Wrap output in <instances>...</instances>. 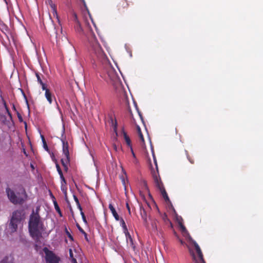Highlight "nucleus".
I'll list each match as a JSON object with an SVG mask.
<instances>
[{
  "mask_svg": "<svg viewBox=\"0 0 263 263\" xmlns=\"http://www.w3.org/2000/svg\"><path fill=\"white\" fill-rule=\"evenodd\" d=\"M177 221L179 225L180 229L183 233V236L187 239L189 245H186L189 249L191 255L194 263H205L203 258V255L198 245L192 239L187 233L185 228L182 224V219L181 217H177Z\"/></svg>",
  "mask_w": 263,
  "mask_h": 263,
  "instance_id": "obj_1",
  "label": "nucleus"
},
{
  "mask_svg": "<svg viewBox=\"0 0 263 263\" xmlns=\"http://www.w3.org/2000/svg\"><path fill=\"white\" fill-rule=\"evenodd\" d=\"M45 230L46 227L39 214L33 211L29 221V231L30 235L33 238L37 239L41 236Z\"/></svg>",
  "mask_w": 263,
  "mask_h": 263,
  "instance_id": "obj_2",
  "label": "nucleus"
},
{
  "mask_svg": "<svg viewBox=\"0 0 263 263\" xmlns=\"http://www.w3.org/2000/svg\"><path fill=\"white\" fill-rule=\"evenodd\" d=\"M24 214L23 212L16 211L13 212L11 219L9 229L11 232L16 231L17 228L22 226V221L24 219Z\"/></svg>",
  "mask_w": 263,
  "mask_h": 263,
  "instance_id": "obj_3",
  "label": "nucleus"
},
{
  "mask_svg": "<svg viewBox=\"0 0 263 263\" xmlns=\"http://www.w3.org/2000/svg\"><path fill=\"white\" fill-rule=\"evenodd\" d=\"M6 193L9 200L14 204L21 203L25 200L26 194L24 191H22L21 195H16L13 191L9 188L6 189Z\"/></svg>",
  "mask_w": 263,
  "mask_h": 263,
  "instance_id": "obj_4",
  "label": "nucleus"
},
{
  "mask_svg": "<svg viewBox=\"0 0 263 263\" xmlns=\"http://www.w3.org/2000/svg\"><path fill=\"white\" fill-rule=\"evenodd\" d=\"M46 256L45 259L47 263H58L59 261V258L56 256L51 251L45 248L43 249Z\"/></svg>",
  "mask_w": 263,
  "mask_h": 263,
  "instance_id": "obj_5",
  "label": "nucleus"
},
{
  "mask_svg": "<svg viewBox=\"0 0 263 263\" xmlns=\"http://www.w3.org/2000/svg\"><path fill=\"white\" fill-rule=\"evenodd\" d=\"M108 76L113 85H117L119 82V78L116 70L113 68L110 67L108 69Z\"/></svg>",
  "mask_w": 263,
  "mask_h": 263,
  "instance_id": "obj_6",
  "label": "nucleus"
},
{
  "mask_svg": "<svg viewBox=\"0 0 263 263\" xmlns=\"http://www.w3.org/2000/svg\"><path fill=\"white\" fill-rule=\"evenodd\" d=\"M157 220L156 219H153L151 222L152 230L158 236H162V231L160 229H158L157 226Z\"/></svg>",
  "mask_w": 263,
  "mask_h": 263,
  "instance_id": "obj_7",
  "label": "nucleus"
},
{
  "mask_svg": "<svg viewBox=\"0 0 263 263\" xmlns=\"http://www.w3.org/2000/svg\"><path fill=\"white\" fill-rule=\"evenodd\" d=\"M156 185L157 187L160 190V191L161 192V194H162L163 198L165 199V200L166 201H167L168 202H170L168 197V196L166 194V192H165V191L161 181H160L158 183L156 184Z\"/></svg>",
  "mask_w": 263,
  "mask_h": 263,
  "instance_id": "obj_8",
  "label": "nucleus"
},
{
  "mask_svg": "<svg viewBox=\"0 0 263 263\" xmlns=\"http://www.w3.org/2000/svg\"><path fill=\"white\" fill-rule=\"evenodd\" d=\"M14 257L11 254L4 257L0 261V263H14Z\"/></svg>",
  "mask_w": 263,
  "mask_h": 263,
  "instance_id": "obj_9",
  "label": "nucleus"
},
{
  "mask_svg": "<svg viewBox=\"0 0 263 263\" xmlns=\"http://www.w3.org/2000/svg\"><path fill=\"white\" fill-rule=\"evenodd\" d=\"M48 3L50 5L51 9L52 11L53 15L55 16H56L57 18L58 19V21H59V16L58 15V12L57 10L56 6L53 3L52 0H48Z\"/></svg>",
  "mask_w": 263,
  "mask_h": 263,
  "instance_id": "obj_10",
  "label": "nucleus"
},
{
  "mask_svg": "<svg viewBox=\"0 0 263 263\" xmlns=\"http://www.w3.org/2000/svg\"><path fill=\"white\" fill-rule=\"evenodd\" d=\"M45 96L50 104H52L53 99L55 100L54 97L52 95L50 90H46V92H45Z\"/></svg>",
  "mask_w": 263,
  "mask_h": 263,
  "instance_id": "obj_11",
  "label": "nucleus"
},
{
  "mask_svg": "<svg viewBox=\"0 0 263 263\" xmlns=\"http://www.w3.org/2000/svg\"><path fill=\"white\" fill-rule=\"evenodd\" d=\"M61 179V190L63 192V193L65 194V196H66L67 194V187H66V181L63 177V178H60Z\"/></svg>",
  "mask_w": 263,
  "mask_h": 263,
  "instance_id": "obj_12",
  "label": "nucleus"
},
{
  "mask_svg": "<svg viewBox=\"0 0 263 263\" xmlns=\"http://www.w3.org/2000/svg\"><path fill=\"white\" fill-rule=\"evenodd\" d=\"M63 153L65 157L67 159L69 157V151L68 149V143L63 141Z\"/></svg>",
  "mask_w": 263,
  "mask_h": 263,
  "instance_id": "obj_13",
  "label": "nucleus"
},
{
  "mask_svg": "<svg viewBox=\"0 0 263 263\" xmlns=\"http://www.w3.org/2000/svg\"><path fill=\"white\" fill-rule=\"evenodd\" d=\"M109 209L111 212V213L113 215L114 217H115V219L117 221H119L120 220L119 216L117 213L116 212L115 209L114 208L113 205L111 203L109 204Z\"/></svg>",
  "mask_w": 263,
  "mask_h": 263,
  "instance_id": "obj_14",
  "label": "nucleus"
},
{
  "mask_svg": "<svg viewBox=\"0 0 263 263\" xmlns=\"http://www.w3.org/2000/svg\"><path fill=\"white\" fill-rule=\"evenodd\" d=\"M130 2L128 1V0H123L119 3V9H121V8L124 9L128 7L129 5V3Z\"/></svg>",
  "mask_w": 263,
  "mask_h": 263,
  "instance_id": "obj_15",
  "label": "nucleus"
},
{
  "mask_svg": "<svg viewBox=\"0 0 263 263\" xmlns=\"http://www.w3.org/2000/svg\"><path fill=\"white\" fill-rule=\"evenodd\" d=\"M124 233L126 236V241L127 243L130 244V245L132 246L133 245V242L130 235L128 233V231L124 232Z\"/></svg>",
  "mask_w": 263,
  "mask_h": 263,
  "instance_id": "obj_16",
  "label": "nucleus"
},
{
  "mask_svg": "<svg viewBox=\"0 0 263 263\" xmlns=\"http://www.w3.org/2000/svg\"><path fill=\"white\" fill-rule=\"evenodd\" d=\"M69 157L67 159V158L64 157V158H63L61 159V162L65 169H67V165L69 162Z\"/></svg>",
  "mask_w": 263,
  "mask_h": 263,
  "instance_id": "obj_17",
  "label": "nucleus"
},
{
  "mask_svg": "<svg viewBox=\"0 0 263 263\" xmlns=\"http://www.w3.org/2000/svg\"><path fill=\"white\" fill-rule=\"evenodd\" d=\"M119 220H120V225L122 226V227L123 229L124 232L127 231V228L126 227V226L125 224V223L124 220L122 218H121V219H120Z\"/></svg>",
  "mask_w": 263,
  "mask_h": 263,
  "instance_id": "obj_18",
  "label": "nucleus"
},
{
  "mask_svg": "<svg viewBox=\"0 0 263 263\" xmlns=\"http://www.w3.org/2000/svg\"><path fill=\"white\" fill-rule=\"evenodd\" d=\"M97 54H98L99 56L103 59L106 58L105 54L104 53V52L101 48H99L97 51Z\"/></svg>",
  "mask_w": 263,
  "mask_h": 263,
  "instance_id": "obj_19",
  "label": "nucleus"
},
{
  "mask_svg": "<svg viewBox=\"0 0 263 263\" xmlns=\"http://www.w3.org/2000/svg\"><path fill=\"white\" fill-rule=\"evenodd\" d=\"M130 151H131L132 154V156L133 157V162L134 164H137L138 163V160H137V159L136 157V155L133 151L132 147H130Z\"/></svg>",
  "mask_w": 263,
  "mask_h": 263,
  "instance_id": "obj_20",
  "label": "nucleus"
},
{
  "mask_svg": "<svg viewBox=\"0 0 263 263\" xmlns=\"http://www.w3.org/2000/svg\"><path fill=\"white\" fill-rule=\"evenodd\" d=\"M56 167H57V171L58 172V173L60 176V178H63L64 176H63L62 170H61L59 165L57 163L56 164Z\"/></svg>",
  "mask_w": 263,
  "mask_h": 263,
  "instance_id": "obj_21",
  "label": "nucleus"
},
{
  "mask_svg": "<svg viewBox=\"0 0 263 263\" xmlns=\"http://www.w3.org/2000/svg\"><path fill=\"white\" fill-rule=\"evenodd\" d=\"M0 29L3 33H5V31L7 30V27L5 24H1L0 25Z\"/></svg>",
  "mask_w": 263,
  "mask_h": 263,
  "instance_id": "obj_22",
  "label": "nucleus"
},
{
  "mask_svg": "<svg viewBox=\"0 0 263 263\" xmlns=\"http://www.w3.org/2000/svg\"><path fill=\"white\" fill-rule=\"evenodd\" d=\"M73 198H74V201H76V202L77 204L78 208L79 209V210L80 211H82V208H81L80 204L79 202L78 198L75 195H73Z\"/></svg>",
  "mask_w": 263,
  "mask_h": 263,
  "instance_id": "obj_23",
  "label": "nucleus"
},
{
  "mask_svg": "<svg viewBox=\"0 0 263 263\" xmlns=\"http://www.w3.org/2000/svg\"><path fill=\"white\" fill-rule=\"evenodd\" d=\"M152 153H153V159H154V163L155 164V165H156V169H157V171H158V165H157V161H156V157L154 155V150H153V147H152Z\"/></svg>",
  "mask_w": 263,
  "mask_h": 263,
  "instance_id": "obj_24",
  "label": "nucleus"
},
{
  "mask_svg": "<svg viewBox=\"0 0 263 263\" xmlns=\"http://www.w3.org/2000/svg\"><path fill=\"white\" fill-rule=\"evenodd\" d=\"M124 137H125V140L126 142V144L130 147V148L132 147V146L130 145V141L129 138L125 134L124 135Z\"/></svg>",
  "mask_w": 263,
  "mask_h": 263,
  "instance_id": "obj_25",
  "label": "nucleus"
},
{
  "mask_svg": "<svg viewBox=\"0 0 263 263\" xmlns=\"http://www.w3.org/2000/svg\"><path fill=\"white\" fill-rule=\"evenodd\" d=\"M88 14H89V17H90V18L91 19V22H92V24H93V26H94L95 28H96V31L98 32V29H97V26H96V24H95V22H93V19H92V17H91V15H90V14L89 13V12L88 11Z\"/></svg>",
  "mask_w": 263,
  "mask_h": 263,
  "instance_id": "obj_26",
  "label": "nucleus"
},
{
  "mask_svg": "<svg viewBox=\"0 0 263 263\" xmlns=\"http://www.w3.org/2000/svg\"><path fill=\"white\" fill-rule=\"evenodd\" d=\"M80 211H81V214L82 215V219H83V221H84V222L86 224L87 223V221H86L85 215H84V213L82 212V210Z\"/></svg>",
  "mask_w": 263,
  "mask_h": 263,
  "instance_id": "obj_27",
  "label": "nucleus"
},
{
  "mask_svg": "<svg viewBox=\"0 0 263 263\" xmlns=\"http://www.w3.org/2000/svg\"><path fill=\"white\" fill-rule=\"evenodd\" d=\"M154 181H155V184L158 183L159 182H160L161 181L160 179H159V178L158 176H157V175H155L154 176Z\"/></svg>",
  "mask_w": 263,
  "mask_h": 263,
  "instance_id": "obj_28",
  "label": "nucleus"
},
{
  "mask_svg": "<svg viewBox=\"0 0 263 263\" xmlns=\"http://www.w3.org/2000/svg\"><path fill=\"white\" fill-rule=\"evenodd\" d=\"M154 181H155V184L158 183L159 182H160L161 181L160 179H159V178L158 176H157V175H155L154 176Z\"/></svg>",
  "mask_w": 263,
  "mask_h": 263,
  "instance_id": "obj_29",
  "label": "nucleus"
},
{
  "mask_svg": "<svg viewBox=\"0 0 263 263\" xmlns=\"http://www.w3.org/2000/svg\"><path fill=\"white\" fill-rule=\"evenodd\" d=\"M42 85V88L43 90H45V92H46V90H49L48 88H47L46 86V85L43 83L42 84H41Z\"/></svg>",
  "mask_w": 263,
  "mask_h": 263,
  "instance_id": "obj_30",
  "label": "nucleus"
},
{
  "mask_svg": "<svg viewBox=\"0 0 263 263\" xmlns=\"http://www.w3.org/2000/svg\"><path fill=\"white\" fill-rule=\"evenodd\" d=\"M142 219H143V220L144 221L145 223H147V220L146 214L145 213L144 215L142 214Z\"/></svg>",
  "mask_w": 263,
  "mask_h": 263,
  "instance_id": "obj_31",
  "label": "nucleus"
},
{
  "mask_svg": "<svg viewBox=\"0 0 263 263\" xmlns=\"http://www.w3.org/2000/svg\"><path fill=\"white\" fill-rule=\"evenodd\" d=\"M42 140H43V143H44V147L45 148V149L47 151L48 150V147H47V146L46 144L45 143V140H44V139L43 136H42Z\"/></svg>",
  "mask_w": 263,
  "mask_h": 263,
  "instance_id": "obj_32",
  "label": "nucleus"
},
{
  "mask_svg": "<svg viewBox=\"0 0 263 263\" xmlns=\"http://www.w3.org/2000/svg\"><path fill=\"white\" fill-rule=\"evenodd\" d=\"M36 77H37V81L40 83V84H42L43 82H42V81L41 80L40 76H39V74H36Z\"/></svg>",
  "mask_w": 263,
  "mask_h": 263,
  "instance_id": "obj_33",
  "label": "nucleus"
},
{
  "mask_svg": "<svg viewBox=\"0 0 263 263\" xmlns=\"http://www.w3.org/2000/svg\"><path fill=\"white\" fill-rule=\"evenodd\" d=\"M139 136L140 137V138L141 139V140L142 141V142H144V138H143V136L142 134V133L141 132H140L139 134Z\"/></svg>",
  "mask_w": 263,
  "mask_h": 263,
  "instance_id": "obj_34",
  "label": "nucleus"
},
{
  "mask_svg": "<svg viewBox=\"0 0 263 263\" xmlns=\"http://www.w3.org/2000/svg\"><path fill=\"white\" fill-rule=\"evenodd\" d=\"M69 255H70V258H71V260H72V258H74V257H73V253H72V250L71 249H69Z\"/></svg>",
  "mask_w": 263,
  "mask_h": 263,
  "instance_id": "obj_35",
  "label": "nucleus"
},
{
  "mask_svg": "<svg viewBox=\"0 0 263 263\" xmlns=\"http://www.w3.org/2000/svg\"><path fill=\"white\" fill-rule=\"evenodd\" d=\"M126 208L128 211L129 213L130 214V208H129V204L128 203H126Z\"/></svg>",
  "mask_w": 263,
  "mask_h": 263,
  "instance_id": "obj_36",
  "label": "nucleus"
},
{
  "mask_svg": "<svg viewBox=\"0 0 263 263\" xmlns=\"http://www.w3.org/2000/svg\"><path fill=\"white\" fill-rule=\"evenodd\" d=\"M73 17H74V20H75L76 21H77V18H77V15L76 13H74L73 14Z\"/></svg>",
  "mask_w": 263,
  "mask_h": 263,
  "instance_id": "obj_37",
  "label": "nucleus"
},
{
  "mask_svg": "<svg viewBox=\"0 0 263 263\" xmlns=\"http://www.w3.org/2000/svg\"><path fill=\"white\" fill-rule=\"evenodd\" d=\"M54 205H55L57 210L59 211H60L59 208L58 207L57 203L55 202H54Z\"/></svg>",
  "mask_w": 263,
  "mask_h": 263,
  "instance_id": "obj_38",
  "label": "nucleus"
},
{
  "mask_svg": "<svg viewBox=\"0 0 263 263\" xmlns=\"http://www.w3.org/2000/svg\"><path fill=\"white\" fill-rule=\"evenodd\" d=\"M72 263H78L77 262L76 259L74 258H72V259L71 260Z\"/></svg>",
  "mask_w": 263,
  "mask_h": 263,
  "instance_id": "obj_39",
  "label": "nucleus"
},
{
  "mask_svg": "<svg viewBox=\"0 0 263 263\" xmlns=\"http://www.w3.org/2000/svg\"><path fill=\"white\" fill-rule=\"evenodd\" d=\"M56 104H57V109H58V110L59 111L60 113H61V109H60L59 106V105H58V104H57V103H56Z\"/></svg>",
  "mask_w": 263,
  "mask_h": 263,
  "instance_id": "obj_40",
  "label": "nucleus"
},
{
  "mask_svg": "<svg viewBox=\"0 0 263 263\" xmlns=\"http://www.w3.org/2000/svg\"><path fill=\"white\" fill-rule=\"evenodd\" d=\"M79 230L82 232L83 233V234H85L86 235V233H85V232L81 228H79Z\"/></svg>",
  "mask_w": 263,
  "mask_h": 263,
  "instance_id": "obj_41",
  "label": "nucleus"
},
{
  "mask_svg": "<svg viewBox=\"0 0 263 263\" xmlns=\"http://www.w3.org/2000/svg\"><path fill=\"white\" fill-rule=\"evenodd\" d=\"M163 219L164 220V221H166L167 220V217H166V215H164V216L162 217Z\"/></svg>",
  "mask_w": 263,
  "mask_h": 263,
  "instance_id": "obj_42",
  "label": "nucleus"
},
{
  "mask_svg": "<svg viewBox=\"0 0 263 263\" xmlns=\"http://www.w3.org/2000/svg\"><path fill=\"white\" fill-rule=\"evenodd\" d=\"M117 123H116L114 125V130L116 133Z\"/></svg>",
  "mask_w": 263,
  "mask_h": 263,
  "instance_id": "obj_43",
  "label": "nucleus"
},
{
  "mask_svg": "<svg viewBox=\"0 0 263 263\" xmlns=\"http://www.w3.org/2000/svg\"><path fill=\"white\" fill-rule=\"evenodd\" d=\"M20 26H21L22 28H23L24 29V30L25 31H27V30H26V29H25V27H24L23 25L20 24Z\"/></svg>",
  "mask_w": 263,
  "mask_h": 263,
  "instance_id": "obj_44",
  "label": "nucleus"
},
{
  "mask_svg": "<svg viewBox=\"0 0 263 263\" xmlns=\"http://www.w3.org/2000/svg\"><path fill=\"white\" fill-rule=\"evenodd\" d=\"M179 241H180V242L181 245H183L185 244L183 240H182L181 239H179Z\"/></svg>",
  "mask_w": 263,
  "mask_h": 263,
  "instance_id": "obj_45",
  "label": "nucleus"
},
{
  "mask_svg": "<svg viewBox=\"0 0 263 263\" xmlns=\"http://www.w3.org/2000/svg\"><path fill=\"white\" fill-rule=\"evenodd\" d=\"M138 134H139L140 132H141V129L139 127H138Z\"/></svg>",
  "mask_w": 263,
  "mask_h": 263,
  "instance_id": "obj_46",
  "label": "nucleus"
},
{
  "mask_svg": "<svg viewBox=\"0 0 263 263\" xmlns=\"http://www.w3.org/2000/svg\"><path fill=\"white\" fill-rule=\"evenodd\" d=\"M122 182H123V184L125 185V180H122Z\"/></svg>",
  "mask_w": 263,
  "mask_h": 263,
  "instance_id": "obj_47",
  "label": "nucleus"
},
{
  "mask_svg": "<svg viewBox=\"0 0 263 263\" xmlns=\"http://www.w3.org/2000/svg\"><path fill=\"white\" fill-rule=\"evenodd\" d=\"M114 148L116 151L117 150V146L116 145H114Z\"/></svg>",
  "mask_w": 263,
  "mask_h": 263,
  "instance_id": "obj_48",
  "label": "nucleus"
},
{
  "mask_svg": "<svg viewBox=\"0 0 263 263\" xmlns=\"http://www.w3.org/2000/svg\"><path fill=\"white\" fill-rule=\"evenodd\" d=\"M82 1H83V3H84V6L86 7V4H85V3L84 2V0H82Z\"/></svg>",
  "mask_w": 263,
  "mask_h": 263,
  "instance_id": "obj_49",
  "label": "nucleus"
},
{
  "mask_svg": "<svg viewBox=\"0 0 263 263\" xmlns=\"http://www.w3.org/2000/svg\"><path fill=\"white\" fill-rule=\"evenodd\" d=\"M129 55H130V57H132V53H131V52H130V53H129Z\"/></svg>",
  "mask_w": 263,
  "mask_h": 263,
  "instance_id": "obj_50",
  "label": "nucleus"
}]
</instances>
